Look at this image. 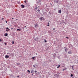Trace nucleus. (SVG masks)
<instances>
[{
  "label": "nucleus",
  "instance_id": "obj_22",
  "mask_svg": "<svg viewBox=\"0 0 78 78\" xmlns=\"http://www.w3.org/2000/svg\"><path fill=\"white\" fill-rule=\"evenodd\" d=\"M3 19H4V18H2L1 20H2Z\"/></svg>",
  "mask_w": 78,
  "mask_h": 78
},
{
  "label": "nucleus",
  "instance_id": "obj_38",
  "mask_svg": "<svg viewBox=\"0 0 78 78\" xmlns=\"http://www.w3.org/2000/svg\"><path fill=\"white\" fill-rule=\"evenodd\" d=\"M59 68V67L58 66L57 67V68Z\"/></svg>",
  "mask_w": 78,
  "mask_h": 78
},
{
  "label": "nucleus",
  "instance_id": "obj_39",
  "mask_svg": "<svg viewBox=\"0 0 78 78\" xmlns=\"http://www.w3.org/2000/svg\"><path fill=\"white\" fill-rule=\"evenodd\" d=\"M72 69H73V70H74V69L73 68Z\"/></svg>",
  "mask_w": 78,
  "mask_h": 78
},
{
  "label": "nucleus",
  "instance_id": "obj_13",
  "mask_svg": "<svg viewBox=\"0 0 78 78\" xmlns=\"http://www.w3.org/2000/svg\"><path fill=\"white\" fill-rule=\"evenodd\" d=\"M41 19H42V20H44V18L41 17Z\"/></svg>",
  "mask_w": 78,
  "mask_h": 78
},
{
  "label": "nucleus",
  "instance_id": "obj_23",
  "mask_svg": "<svg viewBox=\"0 0 78 78\" xmlns=\"http://www.w3.org/2000/svg\"><path fill=\"white\" fill-rule=\"evenodd\" d=\"M44 42H47V41L46 40H45Z\"/></svg>",
  "mask_w": 78,
  "mask_h": 78
},
{
  "label": "nucleus",
  "instance_id": "obj_19",
  "mask_svg": "<svg viewBox=\"0 0 78 78\" xmlns=\"http://www.w3.org/2000/svg\"><path fill=\"white\" fill-rule=\"evenodd\" d=\"M12 44H14V41H12Z\"/></svg>",
  "mask_w": 78,
  "mask_h": 78
},
{
  "label": "nucleus",
  "instance_id": "obj_37",
  "mask_svg": "<svg viewBox=\"0 0 78 78\" xmlns=\"http://www.w3.org/2000/svg\"><path fill=\"white\" fill-rule=\"evenodd\" d=\"M60 65H59V66H58V67H60Z\"/></svg>",
  "mask_w": 78,
  "mask_h": 78
},
{
  "label": "nucleus",
  "instance_id": "obj_12",
  "mask_svg": "<svg viewBox=\"0 0 78 78\" xmlns=\"http://www.w3.org/2000/svg\"><path fill=\"white\" fill-rule=\"evenodd\" d=\"M40 20H41V21H42V18H40Z\"/></svg>",
  "mask_w": 78,
  "mask_h": 78
},
{
  "label": "nucleus",
  "instance_id": "obj_4",
  "mask_svg": "<svg viewBox=\"0 0 78 78\" xmlns=\"http://www.w3.org/2000/svg\"><path fill=\"white\" fill-rule=\"evenodd\" d=\"M62 11L61 10L58 11V13H59L60 14L61 13Z\"/></svg>",
  "mask_w": 78,
  "mask_h": 78
},
{
  "label": "nucleus",
  "instance_id": "obj_47",
  "mask_svg": "<svg viewBox=\"0 0 78 78\" xmlns=\"http://www.w3.org/2000/svg\"><path fill=\"white\" fill-rule=\"evenodd\" d=\"M27 6H29V5H27Z\"/></svg>",
  "mask_w": 78,
  "mask_h": 78
},
{
  "label": "nucleus",
  "instance_id": "obj_15",
  "mask_svg": "<svg viewBox=\"0 0 78 78\" xmlns=\"http://www.w3.org/2000/svg\"><path fill=\"white\" fill-rule=\"evenodd\" d=\"M35 58V57H32V58L34 60V58Z\"/></svg>",
  "mask_w": 78,
  "mask_h": 78
},
{
  "label": "nucleus",
  "instance_id": "obj_17",
  "mask_svg": "<svg viewBox=\"0 0 78 78\" xmlns=\"http://www.w3.org/2000/svg\"><path fill=\"white\" fill-rule=\"evenodd\" d=\"M73 76V75L72 74H71V77H72V76Z\"/></svg>",
  "mask_w": 78,
  "mask_h": 78
},
{
  "label": "nucleus",
  "instance_id": "obj_2",
  "mask_svg": "<svg viewBox=\"0 0 78 78\" xmlns=\"http://www.w3.org/2000/svg\"><path fill=\"white\" fill-rule=\"evenodd\" d=\"M9 56L7 55H5V58L6 59H7L8 58H9Z\"/></svg>",
  "mask_w": 78,
  "mask_h": 78
},
{
  "label": "nucleus",
  "instance_id": "obj_7",
  "mask_svg": "<svg viewBox=\"0 0 78 78\" xmlns=\"http://www.w3.org/2000/svg\"><path fill=\"white\" fill-rule=\"evenodd\" d=\"M8 34L7 33H5V34L4 35L6 37L8 36Z\"/></svg>",
  "mask_w": 78,
  "mask_h": 78
},
{
  "label": "nucleus",
  "instance_id": "obj_41",
  "mask_svg": "<svg viewBox=\"0 0 78 78\" xmlns=\"http://www.w3.org/2000/svg\"><path fill=\"white\" fill-rule=\"evenodd\" d=\"M32 76H33V74H32Z\"/></svg>",
  "mask_w": 78,
  "mask_h": 78
},
{
  "label": "nucleus",
  "instance_id": "obj_28",
  "mask_svg": "<svg viewBox=\"0 0 78 78\" xmlns=\"http://www.w3.org/2000/svg\"><path fill=\"white\" fill-rule=\"evenodd\" d=\"M71 67H72V68H73V66H71Z\"/></svg>",
  "mask_w": 78,
  "mask_h": 78
},
{
  "label": "nucleus",
  "instance_id": "obj_36",
  "mask_svg": "<svg viewBox=\"0 0 78 78\" xmlns=\"http://www.w3.org/2000/svg\"><path fill=\"white\" fill-rule=\"evenodd\" d=\"M53 30H55V28L53 29Z\"/></svg>",
  "mask_w": 78,
  "mask_h": 78
},
{
  "label": "nucleus",
  "instance_id": "obj_40",
  "mask_svg": "<svg viewBox=\"0 0 78 78\" xmlns=\"http://www.w3.org/2000/svg\"><path fill=\"white\" fill-rule=\"evenodd\" d=\"M12 19H14V18H12Z\"/></svg>",
  "mask_w": 78,
  "mask_h": 78
},
{
  "label": "nucleus",
  "instance_id": "obj_21",
  "mask_svg": "<svg viewBox=\"0 0 78 78\" xmlns=\"http://www.w3.org/2000/svg\"><path fill=\"white\" fill-rule=\"evenodd\" d=\"M66 38L68 39H69V38L67 37H66Z\"/></svg>",
  "mask_w": 78,
  "mask_h": 78
},
{
  "label": "nucleus",
  "instance_id": "obj_42",
  "mask_svg": "<svg viewBox=\"0 0 78 78\" xmlns=\"http://www.w3.org/2000/svg\"><path fill=\"white\" fill-rule=\"evenodd\" d=\"M36 55H37V53H36Z\"/></svg>",
  "mask_w": 78,
  "mask_h": 78
},
{
  "label": "nucleus",
  "instance_id": "obj_43",
  "mask_svg": "<svg viewBox=\"0 0 78 78\" xmlns=\"http://www.w3.org/2000/svg\"><path fill=\"white\" fill-rule=\"evenodd\" d=\"M16 20H18V19H16Z\"/></svg>",
  "mask_w": 78,
  "mask_h": 78
},
{
  "label": "nucleus",
  "instance_id": "obj_33",
  "mask_svg": "<svg viewBox=\"0 0 78 78\" xmlns=\"http://www.w3.org/2000/svg\"><path fill=\"white\" fill-rule=\"evenodd\" d=\"M24 2H25V3H26V2H26V1H25Z\"/></svg>",
  "mask_w": 78,
  "mask_h": 78
},
{
  "label": "nucleus",
  "instance_id": "obj_26",
  "mask_svg": "<svg viewBox=\"0 0 78 78\" xmlns=\"http://www.w3.org/2000/svg\"><path fill=\"white\" fill-rule=\"evenodd\" d=\"M2 41V40L1 39H0V42H1Z\"/></svg>",
  "mask_w": 78,
  "mask_h": 78
},
{
  "label": "nucleus",
  "instance_id": "obj_20",
  "mask_svg": "<svg viewBox=\"0 0 78 78\" xmlns=\"http://www.w3.org/2000/svg\"><path fill=\"white\" fill-rule=\"evenodd\" d=\"M37 39H38V38H37H37H36V39H35L34 40H36H36H37Z\"/></svg>",
  "mask_w": 78,
  "mask_h": 78
},
{
  "label": "nucleus",
  "instance_id": "obj_34",
  "mask_svg": "<svg viewBox=\"0 0 78 78\" xmlns=\"http://www.w3.org/2000/svg\"><path fill=\"white\" fill-rule=\"evenodd\" d=\"M19 77V76H18L17 77L18 78Z\"/></svg>",
  "mask_w": 78,
  "mask_h": 78
},
{
  "label": "nucleus",
  "instance_id": "obj_9",
  "mask_svg": "<svg viewBox=\"0 0 78 78\" xmlns=\"http://www.w3.org/2000/svg\"><path fill=\"white\" fill-rule=\"evenodd\" d=\"M68 50L67 48H65V50L66 52Z\"/></svg>",
  "mask_w": 78,
  "mask_h": 78
},
{
  "label": "nucleus",
  "instance_id": "obj_48",
  "mask_svg": "<svg viewBox=\"0 0 78 78\" xmlns=\"http://www.w3.org/2000/svg\"><path fill=\"white\" fill-rule=\"evenodd\" d=\"M44 41H45V40H44Z\"/></svg>",
  "mask_w": 78,
  "mask_h": 78
},
{
  "label": "nucleus",
  "instance_id": "obj_30",
  "mask_svg": "<svg viewBox=\"0 0 78 78\" xmlns=\"http://www.w3.org/2000/svg\"><path fill=\"white\" fill-rule=\"evenodd\" d=\"M11 55V54H9V56H10V55Z\"/></svg>",
  "mask_w": 78,
  "mask_h": 78
},
{
  "label": "nucleus",
  "instance_id": "obj_1",
  "mask_svg": "<svg viewBox=\"0 0 78 78\" xmlns=\"http://www.w3.org/2000/svg\"><path fill=\"white\" fill-rule=\"evenodd\" d=\"M5 30H6V31L7 32H8V31L10 30V29H9V28L7 27L5 29Z\"/></svg>",
  "mask_w": 78,
  "mask_h": 78
},
{
  "label": "nucleus",
  "instance_id": "obj_45",
  "mask_svg": "<svg viewBox=\"0 0 78 78\" xmlns=\"http://www.w3.org/2000/svg\"><path fill=\"white\" fill-rule=\"evenodd\" d=\"M11 29H13V28H11Z\"/></svg>",
  "mask_w": 78,
  "mask_h": 78
},
{
  "label": "nucleus",
  "instance_id": "obj_31",
  "mask_svg": "<svg viewBox=\"0 0 78 78\" xmlns=\"http://www.w3.org/2000/svg\"><path fill=\"white\" fill-rule=\"evenodd\" d=\"M17 65H20V63H17Z\"/></svg>",
  "mask_w": 78,
  "mask_h": 78
},
{
  "label": "nucleus",
  "instance_id": "obj_16",
  "mask_svg": "<svg viewBox=\"0 0 78 78\" xmlns=\"http://www.w3.org/2000/svg\"><path fill=\"white\" fill-rule=\"evenodd\" d=\"M27 72H29V73H30V71L29 70H27Z\"/></svg>",
  "mask_w": 78,
  "mask_h": 78
},
{
  "label": "nucleus",
  "instance_id": "obj_10",
  "mask_svg": "<svg viewBox=\"0 0 78 78\" xmlns=\"http://www.w3.org/2000/svg\"><path fill=\"white\" fill-rule=\"evenodd\" d=\"M34 72V70H32L31 71V73H33Z\"/></svg>",
  "mask_w": 78,
  "mask_h": 78
},
{
  "label": "nucleus",
  "instance_id": "obj_18",
  "mask_svg": "<svg viewBox=\"0 0 78 78\" xmlns=\"http://www.w3.org/2000/svg\"><path fill=\"white\" fill-rule=\"evenodd\" d=\"M34 72L35 73H37V71H35Z\"/></svg>",
  "mask_w": 78,
  "mask_h": 78
},
{
  "label": "nucleus",
  "instance_id": "obj_32",
  "mask_svg": "<svg viewBox=\"0 0 78 78\" xmlns=\"http://www.w3.org/2000/svg\"><path fill=\"white\" fill-rule=\"evenodd\" d=\"M29 5V4L28 3V4H27L26 5Z\"/></svg>",
  "mask_w": 78,
  "mask_h": 78
},
{
  "label": "nucleus",
  "instance_id": "obj_8",
  "mask_svg": "<svg viewBox=\"0 0 78 78\" xmlns=\"http://www.w3.org/2000/svg\"><path fill=\"white\" fill-rule=\"evenodd\" d=\"M68 54H71L72 53V52H71V51H69L68 53Z\"/></svg>",
  "mask_w": 78,
  "mask_h": 78
},
{
  "label": "nucleus",
  "instance_id": "obj_24",
  "mask_svg": "<svg viewBox=\"0 0 78 78\" xmlns=\"http://www.w3.org/2000/svg\"><path fill=\"white\" fill-rule=\"evenodd\" d=\"M5 45H6L7 44H6V43H5Z\"/></svg>",
  "mask_w": 78,
  "mask_h": 78
},
{
  "label": "nucleus",
  "instance_id": "obj_27",
  "mask_svg": "<svg viewBox=\"0 0 78 78\" xmlns=\"http://www.w3.org/2000/svg\"><path fill=\"white\" fill-rule=\"evenodd\" d=\"M33 66L34 67H35V66H34V65H33Z\"/></svg>",
  "mask_w": 78,
  "mask_h": 78
},
{
  "label": "nucleus",
  "instance_id": "obj_35",
  "mask_svg": "<svg viewBox=\"0 0 78 78\" xmlns=\"http://www.w3.org/2000/svg\"><path fill=\"white\" fill-rule=\"evenodd\" d=\"M48 24H49L50 25V23H48Z\"/></svg>",
  "mask_w": 78,
  "mask_h": 78
},
{
  "label": "nucleus",
  "instance_id": "obj_11",
  "mask_svg": "<svg viewBox=\"0 0 78 78\" xmlns=\"http://www.w3.org/2000/svg\"><path fill=\"white\" fill-rule=\"evenodd\" d=\"M67 69V68H65L63 69V71H64L65 70H66Z\"/></svg>",
  "mask_w": 78,
  "mask_h": 78
},
{
  "label": "nucleus",
  "instance_id": "obj_3",
  "mask_svg": "<svg viewBox=\"0 0 78 78\" xmlns=\"http://www.w3.org/2000/svg\"><path fill=\"white\" fill-rule=\"evenodd\" d=\"M37 26H38V24L37 23L34 24L35 27L36 28V27H37Z\"/></svg>",
  "mask_w": 78,
  "mask_h": 78
},
{
  "label": "nucleus",
  "instance_id": "obj_44",
  "mask_svg": "<svg viewBox=\"0 0 78 78\" xmlns=\"http://www.w3.org/2000/svg\"><path fill=\"white\" fill-rule=\"evenodd\" d=\"M9 54V53H8V54Z\"/></svg>",
  "mask_w": 78,
  "mask_h": 78
},
{
  "label": "nucleus",
  "instance_id": "obj_29",
  "mask_svg": "<svg viewBox=\"0 0 78 78\" xmlns=\"http://www.w3.org/2000/svg\"><path fill=\"white\" fill-rule=\"evenodd\" d=\"M49 25H50V24H48V25H47V26H48V27H49Z\"/></svg>",
  "mask_w": 78,
  "mask_h": 78
},
{
  "label": "nucleus",
  "instance_id": "obj_14",
  "mask_svg": "<svg viewBox=\"0 0 78 78\" xmlns=\"http://www.w3.org/2000/svg\"><path fill=\"white\" fill-rule=\"evenodd\" d=\"M17 30H19V31H21V30H20L19 29H17Z\"/></svg>",
  "mask_w": 78,
  "mask_h": 78
},
{
  "label": "nucleus",
  "instance_id": "obj_6",
  "mask_svg": "<svg viewBox=\"0 0 78 78\" xmlns=\"http://www.w3.org/2000/svg\"><path fill=\"white\" fill-rule=\"evenodd\" d=\"M21 6L22 8H24V7H25V5H21Z\"/></svg>",
  "mask_w": 78,
  "mask_h": 78
},
{
  "label": "nucleus",
  "instance_id": "obj_46",
  "mask_svg": "<svg viewBox=\"0 0 78 78\" xmlns=\"http://www.w3.org/2000/svg\"><path fill=\"white\" fill-rule=\"evenodd\" d=\"M51 55H53V54H52Z\"/></svg>",
  "mask_w": 78,
  "mask_h": 78
},
{
  "label": "nucleus",
  "instance_id": "obj_25",
  "mask_svg": "<svg viewBox=\"0 0 78 78\" xmlns=\"http://www.w3.org/2000/svg\"><path fill=\"white\" fill-rule=\"evenodd\" d=\"M5 22H6V23H7V21L5 20Z\"/></svg>",
  "mask_w": 78,
  "mask_h": 78
},
{
  "label": "nucleus",
  "instance_id": "obj_5",
  "mask_svg": "<svg viewBox=\"0 0 78 78\" xmlns=\"http://www.w3.org/2000/svg\"><path fill=\"white\" fill-rule=\"evenodd\" d=\"M14 53H11V54L10 56H11L12 57H13L14 56Z\"/></svg>",
  "mask_w": 78,
  "mask_h": 78
}]
</instances>
